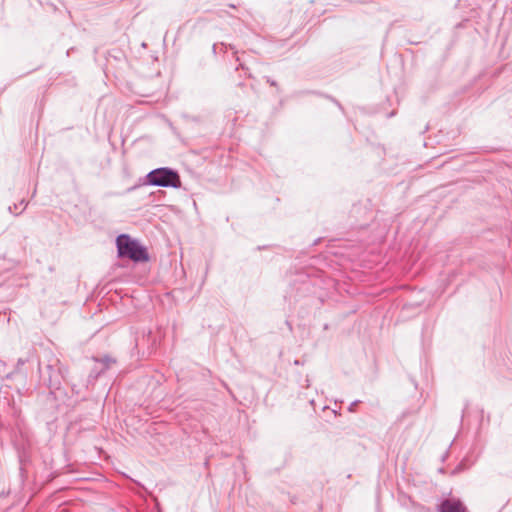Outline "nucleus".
<instances>
[{
	"instance_id": "nucleus-1",
	"label": "nucleus",
	"mask_w": 512,
	"mask_h": 512,
	"mask_svg": "<svg viewBox=\"0 0 512 512\" xmlns=\"http://www.w3.org/2000/svg\"><path fill=\"white\" fill-rule=\"evenodd\" d=\"M116 246L121 258H128L134 262H145L149 259L146 248L127 234H121L116 238Z\"/></svg>"
},
{
	"instance_id": "nucleus-2",
	"label": "nucleus",
	"mask_w": 512,
	"mask_h": 512,
	"mask_svg": "<svg viewBox=\"0 0 512 512\" xmlns=\"http://www.w3.org/2000/svg\"><path fill=\"white\" fill-rule=\"evenodd\" d=\"M147 183L152 186L179 188L181 180L178 173L170 168L162 167L150 171L147 176Z\"/></svg>"
},
{
	"instance_id": "nucleus-3",
	"label": "nucleus",
	"mask_w": 512,
	"mask_h": 512,
	"mask_svg": "<svg viewBox=\"0 0 512 512\" xmlns=\"http://www.w3.org/2000/svg\"><path fill=\"white\" fill-rule=\"evenodd\" d=\"M58 365L59 360H55L54 364H48L46 366L48 378H43V380L50 389H58L61 384V380L64 378L63 371L58 367Z\"/></svg>"
},
{
	"instance_id": "nucleus-4",
	"label": "nucleus",
	"mask_w": 512,
	"mask_h": 512,
	"mask_svg": "<svg viewBox=\"0 0 512 512\" xmlns=\"http://www.w3.org/2000/svg\"><path fill=\"white\" fill-rule=\"evenodd\" d=\"M438 512H467V508L458 499H445L439 505Z\"/></svg>"
},
{
	"instance_id": "nucleus-5",
	"label": "nucleus",
	"mask_w": 512,
	"mask_h": 512,
	"mask_svg": "<svg viewBox=\"0 0 512 512\" xmlns=\"http://www.w3.org/2000/svg\"><path fill=\"white\" fill-rule=\"evenodd\" d=\"M95 361L101 364V368L97 371V375L103 373L111 364L115 363V360L109 356H105L102 359H95Z\"/></svg>"
},
{
	"instance_id": "nucleus-6",
	"label": "nucleus",
	"mask_w": 512,
	"mask_h": 512,
	"mask_svg": "<svg viewBox=\"0 0 512 512\" xmlns=\"http://www.w3.org/2000/svg\"><path fill=\"white\" fill-rule=\"evenodd\" d=\"M359 402H360L359 400H356V401L352 402V403L350 404V406H349L348 410H349L350 412H354V411H355V407L357 406V404H358Z\"/></svg>"
},
{
	"instance_id": "nucleus-7",
	"label": "nucleus",
	"mask_w": 512,
	"mask_h": 512,
	"mask_svg": "<svg viewBox=\"0 0 512 512\" xmlns=\"http://www.w3.org/2000/svg\"><path fill=\"white\" fill-rule=\"evenodd\" d=\"M239 66H240L243 70H245V71H246V74L248 75V77H251V73H250V72H248V71H249V69H248V68H247L243 63H241V62H240V63H239Z\"/></svg>"
},
{
	"instance_id": "nucleus-8",
	"label": "nucleus",
	"mask_w": 512,
	"mask_h": 512,
	"mask_svg": "<svg viewBox=\"0 0 512 512\" xmlns=\"http://www.w3.org/2000/svg\"><path fill=\"white\" fill-rule=\"evenodd\" d=\"M18 208H19V205L14 204L13 206H9V208H8V209H9V212H10V213H14V211H15L16 209H18Z\"/></svg>"
},
{
	"instance_id": "nucleus-9",
	"label": "nucleus",
	"mask_w": 512,
	"mask_h": 512,
	"mask_svg": "<svg viewBox=\"0 0 512 512\" xmlns=\"http://www.w3.org/2000/svg\"><path fill=\"white\" fill-rule=\"evenodd\" d=\"M19 205H24L23 209L21 210V212L26 208L27 206V202H25V200H21V202L19 203Z\"/></svg>"
},
{
	"instance_id": "nucleus-10",
	"label": "nucleus",
	"mask_w": 512,
	"mask_h": 512,
	"mask_svg": "<svg viewBox=\"0 0 512 512\" xmlns=\"http://www.w3.org/2000/svg\"><path fill=\"white\" fill-rule=\"evenodd\" d=\"M268 82H269L272 86H275V85H276L275 81H270V80H268Z\"/></svg>"
}]
</instances>
